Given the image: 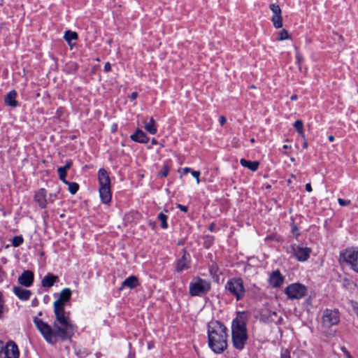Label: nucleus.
<instances>
[{
    "instance_id": "f257e3e1",
    "label": "nucleus",
    "mask_w": 358,
    "mask_h": 358,
    "mask_svg": "<svg viewBox=\"0 0 358 358\" xmlns=\"http://www.w3.org/2000/svg\"><path fill=\"white\" fill-rule=\"evenodd\" d=\"M56 320L53 328L47 322L35 317L34 322L43 338L50 344H55L59 339L71 340L76 331V327L69 318L68 313H55Z\"/></svg>"
},
{
    "instance_id": "f03ea898",
    "label": "nucleus",
    "mask_w": 358,
    "mask_h": 358,
    "mask_svg": "<svg viewBox=\"0 0 358 358\" xmlns=\"http://www.w3.org/2000/svg\"><path fill=\"white\" fill-rule=\"evenodd\" d=\"M227 329L218 321H211L208 325V341L210 349L221 353L227 347Z\"/></svg>"
},
{
    "instance_id": "7ed1b4c3",
    "label": "nucleus",
    "mask_w": 358,
    "mask_h": 358,
    "mask_svg": "<svg viewBox=\"0 0 358 358\" xmlns=\"http://www.w3.org/2000/svg\"><path fill=\"white\" fill-rule=\"evenodd\" d=\"M247 315L245 313H238L232 322L231 331L234 346L238 350L243 348L247 340L246 330Z\"/></svg>"
},
{
    "instance_id": "20e7f679",
    "label": "nucleus",
    "mask_w": 358,
    "mask_h": 358,
    "mask_svg": "<svg viewBox=\"0 0 358 358\" xmlns=\"http://www.w3.org/2000/svg\"><path fill=\"white\" fill-rule=\"evenodd\" d=\"M99 180V193L101 201L103 203L108 204L112 199L110 188V180L107 171L103 169H100L98 171Z\"/></svg>"
},
{
    "instance_id": "39448f33",
    "label": "nucleus",
    "mask_w": 358,
    "mask_h": 358,
    "mask_svg": "<svg viewBox=\"0 0 358 358\" xmlns=\"http://www.w3.org/2000/svg\"><path fill=\"white\" fill-rule=\"evenodd\" d=\"M339 262L346 264L358 273V247H350L340 252Z\"/></svg>"
},
{
    "instance_id": "423d86ee",
    "label": "nucleus",
    "mask_w": 358,
    "mask_h": 358,
    "mask_svg": "<svg viewBox=\"0 0 358 358\" xmlns=\"http://www.w3.org/2000/svg\"><path fill=\"white\" fill-rule=\"evenodd\" d=\"M210 283L208 280L195 278L189 283V294L192 296H202L210 291Z\"/></svg>"
},
{
    "instance_id": "0eeeda50",
    "label": "nucleus",
    "mask_w": 358,
    "mask_h": 358,
    "mask_svg": "<svg viewBox=\"0 0 358 358\" xmlns=\"http://www.w3.org/2000/svg\"><path fill=\"white\" fill-rule=\"evenodd\" d=\"M225 289L234 295L236 300H241L245 295V288L242 279L234 278L227 281Z\"/></svg>"
},
{
    "instance_id": "6e6552de",
    "label": "nucleus",
    "mask_w": 358,
    "mask_h": 358,
    "mask_svg": "<svg viewBox=\"0 0 358 358\" xmlns=\"http://www.w3.org/2000/svg\"><path fill=\"white\" fill-rule=\"evenodd\" d=\"M307 289L300 283H293L285 289V294L291 299H299L305 296Z\"/></svg>"
},
{
    "instance_id": "1a4fd4ad",
    "label": "nucleus",
    "mask_w": 358,
    "mask_h": 358,
    "mask_svg": "<svg viewBox=\"0 0 358 358\" xmlns=\"http://www.w3.org/2000/svg\"><path fill=\"white\" fill-rule=\"evenodd\" d=\"M71 295V291L69 288H65L62 290L59 294V299L54 303V312L55 313H64V306L69 300Z\"/></svg>"
},
{
    "instance_id": "9d476101",
    "label": "nucleus",
    "mask_w": 358,
    "mask_h": 358,
    "mask_svg": "<svg viewBox=\"0 0 358 358\" xmlns=\"http://www.w3.org/2000/svg\"><path fill=\"white\" fill-rule=\"evenodd\" d=\"M34 280V273L29 270H27L22 272V273L18 277V283L25 287H29L33 285Z\"/></svg>"
},
{
    "instance_id": "9b49d317",
    "label": "nucleus",
    "mask_w": 358,
    "mask_h": 358,
    "mask_svg": "<svg viewBox=\"0 0 358 358\" xmlns=\"http://www.w3.org/2000/svg\"><path fill=\"white\" fill-rule=\"evenodd\" d=\"M5 358H18L20 355L17 345L13 341L8 342L4 346Z\"/></svg>"
},
{
    "instance_id": "f8f14e48",
    "label": "nucleus",
    "mask_w": 358,
    "mask_h": 358,
    "mask_svg": "<svg viewBox=\"0 0 358 358\" xmlns=\"http://www.w3.org/2000/svg\"><path fill=\"white\" fill-rule=\"evenodd\" d=\"M293 251L295 257L300 262L306 261L310 257V249L308 248L298 246L293 248Z\"/></svg>"
},
{
    "instance_id": "ddd939ff",
    "label": "nucleus",
    "mask_w": 358,
    "mask_h": 358,
    "mask_svg": "<svg viewBox=\"0 0 358 358\" xmlns=\"http://www.w3.org/2000/svg\"><path fill=\"white\" fill-rule=\"evenodd\" d=\"M336 315L334 312L326 310L322 315V326L324 328L329 329L334 324Z\"/></svg>"
},
{
    "instance_id": "4468645a",
    "label": "nucleus",
    "mask_w": 358,
    "mask_h": 358,
    "mask_svg": "<svg viewBox=\"0 0 358 358\" xmlns=\"http://www.w3.org/2000/svg\"><path fill=\"white\" fill-rule=\"evenodd\" d=\"M284 281V277L279 271L272 272L269 278V283L273 287H278L282 285Z\"/></svg>"
},
{
    "instance_id": "2eb2a0df",
    "label": "nucleus",
    "mask_w": 358,
    "mask_h": 358,
    "mask_svg": "<svg viewBox=\"0 0 358 358\" xmlns=\"http://www.w3.org/2000/svg\"><path fill=\"white\" fill-rule=\"evenodd\" d=\"M13 290L18 299L22 301H27L31 295V292L29 290L19 286H14Z\"/></svg>"
},
{
    "instance_id": "dca6fc26",
    "label": "nucleus",
    "mask_w": 358,
    "mask_h": 358,
    "mask_svg": "<svg viewBox=\"0 0 358 358\" xmlns=\"http://www.w3.org/2000/svg\"><path fill=\"white\" fill-rule=\"evenodd\" d=\"M130 138L132 141L140 143H146L149 140L146 134L139 129H137L135 133L131 135Z\"/></svg>"
},
{
    "instance_id": "f3484780",
    "label": "nucleus",
    "mask_w": 358,
    "mask_h": 358,
    "mask_svg": "<svg viewBox=\"0 0 358 358\" xmlns=\"http://www.w3.org/2000/svg\"><path fill=\"white\" fill-rule=\"evenodd\" d=\"M145 129L150 134H155L157 131V122L152 118L145 119L143 122Z\"/></svg>"
},
{
    "instance_id": "a211bd4d",
    "label": "nucleus",
    "mask_w": 358,
    "mask_h": 358,
    "mask_svg": "<svg viewBox=\"0 0 358 358\" xmlns=\"http://www.w3.org/2000/svg\"><path fill=\"white\" fill-rule=\"evenodd\" d=\"M17 93L15 90L9 92L5 97V103L7 106L16 107L18 102L16 100Z\"/></svg>"
},
{
    "instance_id": "6ab92c4d",
    "label": "nucleus",
    "mask_w": 358,
    "mask_h": 358,
    "mask_svg": "<svg viewBox=\"0 0 358 358\" xmlns=\"http://www.w3.org/2000/svg\"><path fill=\"white\" fill-rule=\"evenodd\" d=\"M46 192L44 189H39L35 194V200L41 208L46 206Z\"/></svg>"
},
{
    "instance_id": "aec40b11",
    "label": "nucleus",
    "mask_w": 358,
    "mask_h": 358,
    "mask_svg": "<svg viewBox=\"0 0 358 358\" xmlns=\"http://www.w3.org/2000/svg\"><path fill=\"white\" fill-rule=\"evenodd\" d=\"M58 280V277L51 273L46 275L42 280L41 284L44 287H50Z\"/></svg>"
},
{
    "instance_id": "412c9836",
    "label": "nucleus",
    "mask_w": 358,
    "mask_h": 358,
    "mask_svg": "<svg viewBox=\"0 0 358 358\" xmlns=\"http://www.w3.org/2000/svg\"><path fill=\"white\" fill-rule=\"evenodd\" d=\"M138 285V280L135 276H129L126 280H124L122 283V287L120 289H122L124 287H127L129 289H133Z\"/></svg>"
},
{
    "instance_id": "4be33fe9",
    "label": "nucleus",
    "mask_w": 358,
    "mask_h": 358,
    "mask_svg": "<svg viewBox=\"0 0 358 358\" xmlns=\"http://www.w3.org/2000/svg\"><path fill=\"white\" fill-rule=\"evenodd\" d=\"M262 317L268 322H274L276 324H280L282 320L281 316H278V313L275 311L270 313L268 315L263 314Z\"/></svg>"
},
{
    "instance_id": "5701e85b",
    "label": "nucleus",
    "mask_w": 358,
    "mask_h": 358,
    "mask_svg": "<svg viewBox=\"0 0 358 358\" xmlns=\"http://www.w3.org/2000/svg\"><path fill=\"white\" fill-rule=\"evenodd\" d=\"M240 163L243 167L248 168L252 171H255L259 167V162H251L245 159H241L240 160Z\"/></svg>"
},
{
    "instance_id": "b1692460",
    "label": "nucleus",
    "mask_w": 358,
    "mask_h": 358,
    "mask_svg": "<svg viewBox=\"0 0 358 358\" xmlns=\"http://www.w3.org/2000/svg\"><path fill=\"white\" fill-rule=\"evenodd\" d=\"M189 266L188 258L184 255L182 258L178 262L176 266V270L178 272H181L185 269H187Z\"/></svg>"
},
{
    "instance_id": "393cba45",
    "label": "nucleus",
    "mask_w": 358,
    "mask_h": 358,
    "mask_svg": "<svg viewBox=\"0 0 358 358\" xmlns=\"http://www.w3.org/2000/svg\"><path fill=\"white\" fill-rule=\"evenodd\" d=\"M341 286L347 290H351L355 287V284L351 278L345 277L341 281Z\"/></svg>"
},
{
    "instance_id": "a878e982",
    "label": "nucleus",
    "mask_w": 358,
    "mask_h": 358,
    "mask_svg": "<svg viewBox=\"0 0 358 358\" xmlns=\"http://www.w3.org/2000/svg\"><path fill=\"white\" fill-rule=\"evenodd\" d=\"M271 21L273 24V27L275 29H280L282 27V14L278 16H271Z\"/></svg>"
},
{
    "instance_id": "bb28decb",
    "label": "nucleus",
    "mask_w": 358,
    "mask_h": 358,
    "mask_svg": "<svg viewBox=\"0 0 358 358\" xmlns=\"http://www.w3.org/2000/svg\"><path fill=\"white\" fill-rule=\"evenodd\" d=\"M294 127H295L297 133L304 138V133H303V122L300 120H296L294 123Z\"/></svg>"
},
{
    "instance_id": "cd10ccee",
    "label": "nucleus",
    "mask_w": 358,
    "mask_h": 358,
    "mask_svg": "<svg viewBox=\"0 0 358 358\" xmlns=\"http://www.w3.org/2000/svg\"><path fill=\"white\" fill-rule=\"evenodd\" d=\"M78 38V34L75 31H66L64 34V38L68 42L70 43L72 40H76Z\"/></svg>"
},
{
    "instance_id": "c85d7f7f",
    "label": "nucleus",
    "mask_w": 358,
    "mask_h": 358,
    "mask_svg": "<svg viewBox=\"0 0 358 358\" xmlns=\"http://www.w3.org/2000/svg\"><path fill=\"white\" fill-rule=\"evenodd\" d=\"M269 8L273 13L272 16H278L282 14V10L278 5L272 3L270 5Z\"/></svg>"
},
{
    "instance_id": "c756f323",
    "label": "nucleus",
    "mask_w": 358,
    "mask_h": 358,
    "mask_svg": "<svg viewBox=\"0 0 358 358\" xmlns=\"http://www.w3.org/2000/svg\"><path fill=\"white\" fill-rule=\"evenodd\" d=\"M289 38H290V36H289L288 31L285 29H282L278 33V38H277V40L279 41H282L287 40Z\"/></svg>"
},
{
    "instance_id": "7c9ffc66",
    "label": "nucleus",
    "mask_w": 358,
    "mask_h": 358,
    "mask_svg": "<svg viewBox=\"0 0 358 358\" xmlns=\"http://www.w3.org/2000/svg\"><path fill=\"white\" fill-rule=\"evenodd\" d=\"M158 218L161 221V226H162V227L164 228V229L167 228V227H168V224H167V222H166L167 216L165 214L161 213L159 214Z\"/></svg>"
},
{
    "instance_id": "2f4dec72",
    "label": "nucleus",
    "mask_w": 358,
    "mask_h": 358,
    "mask_svg": "<svg viewBox=\"0 0 358 358\" xmlns=\"http://www.w3.org/2000/svg\"><path fill=\"white\" fill-rule=\"evenodd\" d=\"M57 172L59 176V179L64 182V183H68V181L66 180L65 177L66 175V171L64 169H62V167H59L57 169Z\"/></svg>"
},
{
    "instance_id": "473e14b6",
    "label": "nucleus",
    "mask_w": 358,
    "mask_h": 358,
    "mask_svg": "<svg viewBox=\"0 0 358 358\" xmlns=\"http://www.w3.org/2000/svg\"><path fill=\"white\" fill-rule=\"evenodd\" d=\"M69 186V190L71 194H75L78 190V185L76 182H70L68 181V183H65Z\"/></svg>"
},
{
    "instance_id": "72a5a7b5",
    "label": "nucleus",
    "mask_w": 358,
    "mask_h": 358,
    "mask_svg": "<svg viewBox=\"0 0 358 358\" xmlns=\"http://www.w3.org/2000/svg\"><path fill=\"white\" fill-rule=\"evenodd\" d=\"M23 242V238L21 236H15L13 238V245L15 247L19 246L20 244H22Z\"/></svg>"
},
{
    "instance_id": "f704fd0d",
    "label": "nucleus",
    "mask_w": 358,
    "mask_h": 358,
    "mask_svg": "<svg viewBox=\"0 0 358 358\" xmlns=\"http://www.w3.org/2000/svg\"><path fill=\"white\" fill-rule=\"evenodd\" d=\"M337 201L341 206H348L351 203V201L350 199H338Z\"/></svg>"
},
{
    "instance_id": "c9c22d12",
    "label": "nucleus",
    "mask_w": 358,
    "mask_h": 358,
    "mask_svg": "<svg viewBox=\"0 0 358 358\" xmlns=\"http://www.w3.org/2000/svg\"><path fill=\"white\" fill-rule=\"evenodd\" d=\"M3 311H4L3 300L2 294L0 292V317H1Z\"/></svg>"
},
{
    "instance_id": "e433bc0d",
    "label": "nucleus",
    "mask_w": 358,
    "mask_h": 358,
    "mask_svg": "<svg viewBox=\"0 0 358 358\" xmlns=\"http://www.w3.org/2000/svg\"><path fill=\"white\" fill-rule=\"evenodd\" d=\"M303 56L301 55V54L300 52H299L298 51L296 52V63L298 64L299 66L301 65V62H303Z\"/></svg>"
},
{
    "instance_id": "4c0bfd02",
    "label": "nucleus",
    "mask_w": 358,
    "mask_h": 358,
    "mask_svg": "<svg viewBox=\"0 0 358 358\" xmlns=\"http://www.w3.org/2000/svg\"><path fill=\"white\" fill-rule=\"evenodd\" d=\"M341 351L343 352V355L346 357V358H353L352 357V355H350V352L345 348V347H341Z\"/></svg>"
},
{
    "instance_id": "58836bf2",
    "label": "nucleus",
    "mask_w": 358,
    "mask_h": 358,
    "mask_svg": "<svg viewBox=\"0 0 358 358\" xmlns=\"http://www.w3.org/2000/svg\"><path fill=\"white\" fill-rule=\"evenodd\" d=\"M192 175L196 179V183L199 184L200 182V180H199L200 172L199 171H192Z\"/></svg>"
},
{
    "instance_id": "ea45409f",
    "label": "nucleus",
    "mask_w": 358,
    "mask_h": 358,
    "mask_svg": "<svg viewBox=\"0 0 358 358\" xmlns=\"http://www.w3.org/2000/svg\"><path fill=\"white\" fill-rule=\"evenodd\" d=\"M281 358H290L289 352L287 350H282L281 352Z\"/></svg>"
},
{
    "instance_id": "a19ab883",
    "label": "nucleus",
    "mask_w": 358,
    "mask_h": 358,
    "mask_svg": "<svg viewBox=\"0 0 358 358\" xmlns=\"http://www.w3.org/2000/svg\"><path fill=\"white\" fill-rule=\"evenodd\" d=\"M168 173H169V170H168V169H167L166 167H165V168H164V171H161V172L159 173V175L160 176H162V177H166V176H167Z\"/></svg>"
},
{
    "instance_id": "79ce46f5",
    "label": "nucleus",
    "mask_w": 358,
    "mask_h": 358,
    "mask_svg": "<svg viewBox=\"0 0 358 358\" xmlns=\"http://www.w3.org/2000/svg\"><path fill=\"white\" fill-rule=\"evenodd\" d=\"M71 165H72V162L71 161H68V162H66L64 166H61V167L62 169H64L66 171L67 169L71 168Z\"/></svg>"
},
{
    "instance_id": "37998d69",
    "label": "nucleus",
    "mask_w": 358,
    "mask_h": 358,
    "mask_svg": "<svg viewBox=\"0 0 358 358\" xmlns=\"http://www.w3.org/2000/svg\"><path fill=\"white\" fill-rule=\"evenodd\" d=\"M177 207L179 209H180L182 211H183V212H187V206H182L181 204H178Z\"/></svg>"
},
{
    "instance_id": "c03bdc74",
    "label": "nucleus",
    "mask_w": 358,
    "mask_h": 358,
    "mask_svg": "<svg viewBox=\"0 0 358 358\" xmlns=\"http://www.w3.org/2000/svg\"><path fill=\"white\" fill-rule=\"evenodd\" d=\"M110 69H111L110 64L108 63V62L106 63L105 65H104V70H105V71L108 72V71H109L110 70Z\"/></svg>"
},
{
    "instance_id": "a18cd8bd",
    "label": "nucleus",
    "mask_w": 358,
    "mask_h": 358,
    "mask_svg": "<svg viewBox=\"0 0 358 358\" xmlns=\"http://www.w3.org/2000/svg\"><path fill=\"white\" fill-rule=\"evenodd\" d=\"M137 97H138V94H137V92H132V93L129 95V98H130L131 100H134V99H136Z\"/></svg>"
},
{
    "instance_id": "49530a36",
    "label": "nucleus",
    "mask_w": 358,
    "mask_h": 358,
    "mask_svg": "<svg viewBox=\"0 0 358 358\" xmlns=\"http://www.w3.org/2000/svg\"><path fill=\"white\" fill-rule=\"evenodd\" d=\"M226 118L224 116H220L219 118V122L221 125H224L226 122Z\"/></svg>"
},
{
    "instance_id": "de8ad7c7",
    "label": "nucleus",
    "mask_w": 358,
    "mask_h": 358,
    "mask_svg": "<svg viewBox=\"0 0 358 358\" xmlns=\"http://www.w3.org/2000/svg\"><path fill=\"white\" fill-rule=\"evenodd\" d=\"M306 189L307 192H310L312 191V187L310 183H307L306 185Z\"/></svg>"
},
{
    "instance_id": "09e8293b",
    "label": "nucleus",
    "mask_w": 358,
    "mask_h": 358,
    "mask_svg": "<svg viewBox=\"0 0 358 358\" xmlns=\"http://www.w3.org/2000/svg\"><path fill=\"white\" fill-rule=\"evenodd\" d=\"M191 171V169L189 168V167H185L182 169V171H183V173L184 174H187V173H189V171Z\"/></svg>"
},
{
    "instance_id": "8fccbe9b",
    "label": "nucleus",
    "mask_w": 358,
    "mask_h": 358,
    "mask_svg": "<svg viewBox=\"0 0 358 358\" xmlns=\"http://www.w3.org/2000/svg\"><path fill=\"white\" fill-rule=\"evenodd\" d=\"M290 99L292 101H296L298 99V96L294 94V95H292Z\"/></svg>"
},
{
    "instance_id": "3c124183",
    "label": "nucleus",
    "mask_w": 358,
    "mask_h": 358,
    "mask_svg": "<svg viewBox=\"0 0 358 358\" xmlns=\"http://www.w3.org/2000/svg\"><path fill=\"white\" fill-rule=\"evenodd\" d=\"M354 310L357 315L358 316V306H354Z\"/></svg>"
},
{
    "instance_id": "603ef678",
    "label": "nucleus",
    "mask_w": 358,
    "mask_h": 358,
    "mask_svg": "<svg viewBox=\"0 0 358 358\" xmlns=\"http://www.w3.org/2000/svg\"><path fill=\"white\" fill-rule=\"evenodd\" d=\"M328 138H329V141L332 142L334 140V136L331 135L329 136Z\"/></svg>"
},
{
    "instance_id": "864d4df0",
    "label": "nucleus",
    "mask_w": 358,
    "mask_h": 358,
    "mask_svg": "<svg viewBox=\"0 0 358 358\" xmlns=\"http://www.w3.org/2000/svg\"><path fill=\"white\" fill-rule=\"evenodd\" d=\"M152 144L156 145V144H157V141L155 138H152Z\"/></svg>"
},
{
    "instance_id": "5fc2aeb1",
    "label": "nucleus",
    "mask_w": 358,
    "mask_h": 358,
    "mask_svg": "<svg viewBox=\"0 0 358 358\" xmlns=\"http://www.w3.org/2000/svg\"><path fill=\"white\" fill-rule=\"evenodd\" d=\"M288 148H289V147H288V145H283V148H285V149H287Z\"/></svg>"
},
{
    "instance_id": "6e6d98bb",
    "label": "nucleus",
    "mask_w": 358,
    "mask_h": 358,
    "mask_svg": "<svg viewBox=\"0 0 358 358\" xmlns=\"http://www.w3.org/2000/svg\"><path fill=\"white\" fill-rule=\"evenodd\" d=\"M250 141L252 143H253L255 141L254 138H252Z\"/></svg>"
}]
</instances>
